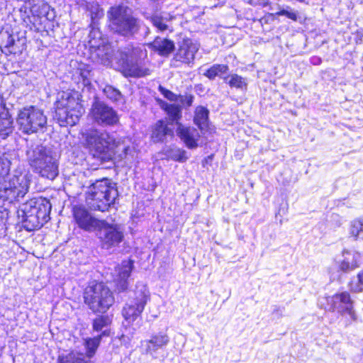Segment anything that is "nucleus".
Listing matches in <instances>:
<instances>
[{
  "instance_id": "1",
  "label": "nucleus",
  "mask_w": 363,
  "mask_h": 363,
  "mask_svg": "<svg viewBox=\"0 0 363 363\" xmlns=\"http://www.w3.org/2000/svg\"><path fill=\"white\" fill-rule=\"evenodd\" d=\"M11 152H0V200L9 203L19 201L28 192L31 176L16 169L9 174Z\"/></svg>"
},
{
  "instance_id": "2",
  "label": "nucleus",
  "mask_w": 363,
  "mask_h": 363,
  "mask_svg": "<svg viewBox=\"0 0 363 363\" xmlns=\"http://www.w3.org/2000/svg\"><path fill=\"white\" fill-rule=\"evenodd\" d=\"M83 138L89 153L101 162L110 161L115 153H119V157L125 159L130 150L127 145L116 144L115 139L106 131L89 130L83 134Z\"/></svg>"
},
{
  "instance_id": "3",
  "label": "nucleus",
  "mask_w": 363,
  "mask_h": 363,
  "mask_svg": "<svg viewBox=\"0 0 363 363\" xmlns=\"http://www.w3.org/2000/svg\"><path fill=\"white\" fill-rule=\"evenodd\" d=\"M33 172L43 178L54 180L59 174L60 155L52 147L35 145L26 152Z\"/></svg>"
},
{
  "instance_id": "4",
  "label": "nucleus",
  "mask_w": 363,
  "mask_h": 363,
  "mask_svg": "<svg viewBox=\"0 0 363 363\" xmlns=\"http://www.w3.org/2000/svg\"><path fill=\"white\" fill-rule=\"evenodd\" d=\"M78 91L67 90L57 94L55 101V118L61 126L74 125L84 112Z\"/></svg>"
},
{
  "instance_id": "5",
  "label": "nucleus",
  "mask_w": 363,
  "mask_h": 363,
  "mask_svg": "<svg viewBox=\"0 0 363 363\" xmlns=\"http://www.w3.org/2000/svg\"><path fill=\"white\" fill-rule=\"evenodd\" d=\"M116 184L104 178L91 184L86 193V203L93 211L105 212L114 203L118 197Z\"/></svg>"
},
{
  "instance_id": "6",
  "label": "nucleus",
  "mask_w": 363,
  "mask_h": 363,
  "mask_svg": "<svg viewBox=\"0 0 363 363\" xmlns=\"http://www.w3.org/2000/svg\"><path fill=\"white\" fill-rule=\"evenodd\" d=\"M51 203L45 198H35L23 203L18 211L24 228L31 231L40 228L50 220Z\"/></svg>"
},
{
  "instance_id": "7",
  "label": "nucleus",
  "mask_w": 363,
  "mask_h": 363,
  "mask_svg": "<svg viewBox=\"0 0 363 363\" xmlns=\"http://www.w3.org/2000/svg\"><path fill=\"white\" fill-rule=\"evenodd\" d=\"M107 16L111 29L123 36L133 35L140 28L138 19L133 16L131 9L127 6H111L107 12Z\"/></svg>"
},
{
  "instance_id": "8",
  "label": "nucleus",
  "mask_w": 363,
  "mask_h": 363,
  "mask_svg": "<svg viewBox=\"0 0 363 363\" xmlns=\"http://www.w3.org/2000/svg\"><path fill=\"white\" fill-rule=\"evenodd\" d=\"M84 298L89 308L95 313H106L115 302L112 291L101 282L89 285L84 291Z\"/></svg>"
},
{
  "instance_id": "9",
  "label": "nucleus",
  "mask_w": 363,
  "mask_h": 363,
  "mask_svg": "<svg viewBox=\"0 0 363 363\" xmlns=\"http://www.w3.org/2000/svg\"><path fill=\"white\" fill-rule=\"evenodd\" d=\"M47 121L43 111L35 106H27L21 108L16 118L18 129L28 135L43 130L46 127Z\"/></svg>"
},
{
  "instance_id": "10",
  "label": "nucleus",
  "mask_w": 363,
  "mask_h": 363,
  "mask_svg": "<svg viewBox=\"0 0 363 363\" xmlns=\"http://www.w3.org/2000/svg\"><path fill=\"white\" fill-rule=\"evenodd\" d=\"M87 11L90 13L92 30L90 32L89 40L90 47L91 48H96L95 52L96 56L99 58L100 62L106 66H108L111 62L112 54L111 48L108 45H100L96 44V40L92 38V35L96 37V35L99 37L101 36V33L99 30H96L97 21L104 16V10L101 8L100 5L97 2H89L86 5Z\"/></svg>"
},
{
  "instance_id": "11",
  "label": "nucleus",
  "mask_w": 363,
  "mask_h": 363,
  "mask_svg": "<svg viewBox=\"0 0 363 363\" xmlns=\"http://www.w3.org/2000/svg\"><path fill=\"white\" fill-rule=\"evenodd\" d=\"M140 52L139 48H135L119 52L118 63L125 76L141 77L150 74V69L138 59Z\"/></svg>"
},
{
  "instance_id": "12",
  "label": "nucleus",
  "mask_w": 363,
  "mask_h": 363,
  "mask_svg": "<svg viewBox=\"0 0 363 363\" xmlns=\"http://www.w3.org/2000/svg\"><path fill=\"white\" fill-rule=\"evenodd\" d=\"M150 300V292L145 286L137 289L123 308V316L129 323L134 322L143 311Z\"/></svg>"
},
{
  "instance_id": "13",
  "label": "nucleus",
  "mask_w": 363,
  "mask_h": 363,
  "mask_svg": "<svg viewBox=\"0 0 363 363\" xmlns=\"http://www.w3.org/2000/svg\"><path fill=\"white\" fill-rule=\"evenodd\" d=\"M96 230L103 248L116 247L123 240V234L117 225L109 224L102 220Z\"/></svg>"
},
{
  "instance_id": "14",
  "label": "nucleus",
  "mask_w": 363,
  "mask_h": 363,
  "mask_svg": "<svg viewBox=\"0 0 363 363\" xmlns=\"http://www.w3.org/2000/svg\"><path fill=\"white\" fill-rule=\"evenodd\" d=\"M90 115L101 125H112L118 121V114L113 108L99 100L93 103Z\"/></svg>"
},
{
  "instance_id": "15",
  "label": "nucleus",
  "mask_w": 363,
  "mask_h": 363,
  "mask_svg": "<svg viewBox=\"0 0 363 363\" xmlns=\"http://www.w3.org/2000/svg\"><path fill=\"white\" fill-rule=\"evenodd\" d=\"M169 341L170 338L167 333L160 331L152 334L149 339L142 340L140 347L143 354L156 359L158 352L164 350L169 343Z\"/></svg>"
},
{
  "instance_id": "16",
  "label": "nucleus",
  "mask_w": 363,
  "mask_h": 363,
  "mask_svg": "<svg viewBox=\"0 0 363 363\" xmlns=\"http://www.w3.org/2000/svg\"><path fill=\"white\" fill-rule=\"evenodd\" d=\"M177 45L178 48L174 57V61L186 65L192 63L200 45L192 39L183 38L178 42Z\"/></svg>"
},
{
  "instance_id": "17",
  "label": "nucleus",
  "mask_w": 363,
  "mask_h": 363,
  "mask_svg": "<svg viewBox=\"0 0 363 363\" xmlns=\"http://www.w3.org/2000/svg\"><path fill=\"white\" fill-rule=\"evenodd\" d=\"M327 302L333 310H337L342 314L347 313L352 320H356L355 313L353 310V302L347 292H342L332 296H328Z\"/></svg>"
},
{
  "instance_id": "18",
  "label": "nucleus",
  "mask_w": 363,
  "mask_h": 363,
  "mask_svg": "<svg viewBox=\"0 0 363 363\" xmlns=\"http://www.w3.org/2000/svg\"><path fill=\"white\" fill-rule=\"evenodd\" d=\"M74 218L78 226L86 231L96 230L102 220L93 217L89 211L82 206L73 208Z\"/></svg>"
},
{
  "instance_id": "19",
  "label": "nucleus",
  "mask_w": 363,
  "mask_h": 363,
  "mask_svg": "<svg viewBox=\"0 0 363 363\" xmlns=\"http://www.w3.org/2000/svg\"><path fill=\"white\" fill-rule=\"evenodd\" d=\"M133 268V262L130 259L124 260L115 268L114 281L119 291H123L128 289V279Z\"/></svg>"
},
{
  "instance_id": "20",
  "label": "nucleus",
  "mask_w": 363,
  "mask_h": 363,
  "mask_svg": "<svg viewBox=\"0 0 363 363\" xmlns=\"http://www.w3.org/2000/svg\"><path fill=\"white\" fill-rule=\"evenodd\" d=\"M176 131L188 148L194 149L199 146L201 135L196 128L178 123Z\"/></svg>"
},
{
  "instance_id": "21",
  "label": "nucleus",
  "mask_w": 363,
  "mask_h": 363,
  "mask_svg": "<svg viewBox=\"0 0 363 363\" xmlns=\"http://www.w3.org/2000/svg\"><path fill=\"white\" fill-rule=\"evenodd\" d=\"M342 257L343 259L339 265V268L342 272L348 273L359 267L362 260V255L359 252L344 250Z\"/></svg>"
},
{
  "instance_id": "22",
  "label": "nucleus",
  "mask_w": 363,
  "mask_h": 363,
  "mask_svg": "<svg viewBox=\"0 0 363 363\" xmlns=\"http://www.w3.org/2000/svg\"><path fill=\"white\" fill-rule=\"evenodd\" d=\"M146 18L150 20V21L152 23V25L159 30V31H165L167 30H170L171 21L174 18V16L172 14L167 12H160L155 13L151 16H146Z\"/></svg>"
},
{
  "instance_id": "23",
  "label": "nucleus",
  "mask_w": 363,
  "mask_h": 363,
  "mask_svg": "<svg viewBox=\"0 0 363 363\" xmlns=\"http://www.w3.org/2000/svg\"><path fill=\"white\" fill-rule=\"evenodd\" d=\"M208 110L203 106H198L195 110L194 123L200 129L201 134L205 135L209 130Z\"/></svg>"
},
{
  "instance_id": "24",
  "label": "nucleus",
  "mask_w": 363,
  "mask_h": 363,
  "mask_svg": "<svg viewBox=\"0 0 363 363\" xmlns=\"http://www.w3.org/2000/svg\"><path fill=\"white\" fill-rule=\"evenodd\" d=\"M28 4L35 24L48 13L50 6L43 0H29Z\"/></svg>"
},
{
  "instance_id": "25",
  "label": "nucleus",
  "mask_w": 363,
  "mask_h": 363,
  "mask_svg": "<svg viewBox=\"0 0 363 363\" xmlns=\"http://www.w3.org/2000/svg\"><path fill=\"white\" fill-rule=\"evenodd\" d=\"M148 47L157 51L160 55H167L174 50V44L170 40L157 37L152 43L148 44Z\"/></svg>"
},
{
  "instance_id": "26",
  "label": "nucleus",
  "mask_w": 363,
  "mask_h": 363,
  "mask_svg": "<svg viewBox=\"0 0 363 363\" xmlns=\"http://www.w3.org/2000/svg\"><path fill=\"white\" fill-rule=\"evenodd\" d=\"M13 118L9 111L0 113V138L6 139L13 131Z\"/></svg>"
},
{
  "instance_id": "27",
  "label": "nucleus",
  "mask_w": 363,
  "mask_h": 363,
  "mask_svg": "<svg viewBox=\"0 0 363 363\" xmlns=\"http://www.w3.org/2000/svg\"><path fill=\"white\" fill-rule=\"evenodd\" d=\"M173 130L168 128L162 121H158L152 130V139L154 142H162L166 136L172 135Z\"/></svg>"
},
{
  "instance_id": "28",
  "label": "nucleus",
  "mask_w": 363,
  "mask_h": 363,
  "mask_svg": "<svg viewBox=\"0 0 363 363\" xmlns=\"http://www.w3.org/2000/svg\"><path fill=\"white\" fill-rule=\"evenodd\" d=\"M223 80L231 88H235L242 91L247 90L248 84L247 79L237 74L228 75L227 77H223Z\"/></svg>"
},
{
  "instance_id": "29",
  "label": "nucleus",
  "mask_w": 363,
  "mask_h": 363,
  "mask_svg": "<svg viewBox=\"0 0 363 363\" xmlns=\"http://www.w3.org/2000/svg\"><path fill=\"white\" fill-rule=\"evenodd\" d=\"M228 69V66L226 65L216 64L208 69L203 74L210 79H213L216 77L223 79L225 77L223 75L227 74Z\"/></svg>"
},
{
  "instance_id": "30",
  "label": "nucleus",
  "mask_w": 363,
  "mask_h": 363,
  "mask_svg": "<svg viewBox=\"0 0 363 363\" xmlns=\"http://www.w3.org/2000/svg\"><path fill=\"white\" fill-rule=\"evenodd\" d=\"M18 12L21 19L26 26H35V22L31 14L28 1L25 2L20 7Z\"/></svg>"
},
{
  "instance_id": "31",
  "label": "nucleus",
  "mask_w": 363,
  "mask_h": 363,
  "mask_svg": "<svg viewBox=\"0 0 363 363\" xmlns=\"http://www.w3.org/2000/svg\"><path fill=\"white\" fill-rule=\"evenodd\" d=\"M162 108L167 112L169 119L173 122L175 121L178 124V121L182 117L181 106L176 104H169L167 103H164L162 106Z\"/></svg>"
},
{
  "instance_id": "32",
  "label": "nucleus",
  "mask_w": 363,
  "mask_h": 363,
  "mask_svg": "<svg viewBox=\"0 0 363 363\" xmlns=\"http://www.w3.org/2000/svg\"><path fill=\"white\" fill-rule=\"evenodd\" d=\"M101 340V335H98L93 338H87L85 340V347L86 348V356L92 357L97 348L99 347Z\"/></svg>"
},
{
  "instance_id": "33",
  "label": "nucleus",
  "mask_w": 363,
  "mask_h": 363,
  "mask_svg": "<svg viewBox=\"0 0 363 363\" xmlns=\"http://www.w3.org/2000/svg\"><path fill=\"white\" fill-rule=\"evenodd\" d=\"M350 290L354 293L363 291V271L358 273L356 277H353L349 282Z\"/></svg>"
},
{
  "instance_id": "34",
  "label": "nucleus",
  "mask_w": 363,
  "mask_h": 363,
  "mask_svg": "<svg viewBox=\"0 0 363 363\" xmlns=\"http://www.w3.org/2000/svg\"><path fill=\"white\" fill-rule=\"evenodd\" d=\"M350 234L355 238L363 235V218L355 219L351 222Z\"/></svg>"
},
{
  "instance_id": "35",
  "label": "nucleus",
  "mask_w": 363,
  "mask_h": 363,
  "mask_svg": "<svg viewBox=\"0 0 363 363\" xmlns=\"http://www.w3.org/2000/svg\"><path fill=\"white\" fill-rule=\"evenodd\" d=\"M106 97L113 101H119L122 99V94L119 90L112 86L107 85L104 89Z\"/></svg>"
},
{
  "instance_id": "36",
  "label": "nucleus",
  "mask_w": 363,
  "mask_h": 363,
  "mask_svg": "<svg viewBox=\"0 0 363 363\" xmlns=\"http://www.w3.org/2000/svg\"><path fill=\"white\" fill-rule=\"evenodd\" d=\"M111 322L108 315H100L93 321V329L96 331H101L104 328L107 327Z\"/></svg>"
},
{
  "instance_id": "37",
  "label": "nucleus",
  "mask_w": 363,
  "mask_h": 363,
  "mask_svg": "<svg viewBox=\"0 0 363 363\" xmlns=\"http://www.w3.org/2000/svg\"><path fill=\"white\" fill-rule=\"evenodd\" d=\"M59 363H81L83 362L82 359L75 357L73 352H70L67 355H60L58 358Z\"/></svg>"
},
{
  "instance_id": "38",
  "label": "nucleus",
  "mask_w": 363,
  "mask_h": 363,
  "mask_svg": "<svg viewBox=\"0 0 363 363\" xmlns=\"http://www.w3.org/2000/svg\"><path fill=\"white\" fill-rule=\"evenodd\" d=\"M1 45L5 48H10L14 44V39L11 35L9 33H0Z\"/></svg>"
},
{
  "instance_id": "39",
  "label": "nucleus",
  "mask_w": 363,
  "mask_h": 363,
  "mask_svg": "<svg viewBox=\"0 0 363 363\" xmlns=\"http://www.w3.org/2000/svg\"><path fill=\"white\" fill-rule=\"evenodd\" d=\"M289 9H281L277 12V16H285L287 18L296 21L298 20V12L287 6Z\"/></svg>"
},
{
  "instance_id": "40",
  "label": "nucleus",
  "mask_w": 363,
  "mask_h": 363,
  "mask_svg": "<svg viewBox=\"0 0 363 363\" xmlns=\"http://www.w3.org/2000/svg\"><path fill=\"white\" fill-rule=\"evenodd\" d=\"M159 90L160 93L167 99L172 101H175L177 99V96L172 91L164 88L162 86H159Z\"/></svg>"
},
{
  "instance_id": "41",
  "label": "nucleus",
  "mask_w": 363,
  "mask_h": 363,
  "mask_svg": "<svg viewBox=\"0 0 363 363\" xmlns=\"http://www.w3.org/2000/svg\"><path fill=\"white\" fill-rule=\"evenodd\" d=\"M174 159L179 162L185 161L187 159L186 157V152L184 150H178V155H175Z\"/></svg>"
},
{
  "instance_id": "42",
  "label": "nucleus",
  "mask_w": 363,
  "mask_h": 363,
  "mask_svg": "<svg viewBox=\"0 0 363 363\" xmlns=\"http://www.w3.org/2000/svg\"><path fill=\"white\" fill-rule=\"evenodd\" d=\"M8 217V213L0 208V225H4Z\"/></svg>"
},
{
  "instance_id": "43",
  "label": "nucleus",
  "mask_w": 363,
  "mask_h": 363,
  "mask_svg": "<svg viewBox=\"0 0 363 363\" xmlns=\"http://www.w3.org/2000/svg\"><path fill=\"white\" fill-rule=\"evenodd\" d=\"M284 311V308L276 307L274 309L272 314L274 315H276L277 318H279V317H281L283 315Z\"/></svg>"
},
{
  "instance_id": "44",
  "label": "nucleus",
  "mask_w": 363,
  "mask_h": 363,
  "mask_svg": "<svg viewBox=\"0 0 363 363\" xmlns=\"http://www.w3.org/2000/svg\"><path fill=\"white\" fill-rule=\"evenodd\" d=\"M3 111H8L5 108V104L4 102L3 97L0 95V113H1Z\"/></svg>"
},
{
  "instance_id": "45",
  "label": "nucleus",
  "mask_w": 363,
  "mask_h": 363,
  "mask_svg": "<svg viewBox=\"0 0 363 363\" xmlns=\"http://www.w3.org/2000/svg\"><path fill=\"white\" fill-rule=\"evenodd\" d=\"M320 58H318V57H313V58L312 59V62H313V64H319V63H320Z\"/></svg>"
},
{
  "instance_id": "46",
  "label": "nucleus",
  "mask_w": 363,
  "mask_h": 363,
  "mask_svg": "<svg viewBox=\"0 0 363 363\" xmlns=\"http://www.w3.org/2000/svg\"><path fill=\"white\" fill-rule=\"evenodd\" d=\"M191 103H192V96H190V97H189V98H188V99H187V104H188L189 106H191Z\"/></svg>"
},
{
  "instance_id": "47",
  "label": "nucleus",
  "mask_w": 363,
  "mask_h": 363,
  "mask_svg": "<svg viewBox=\"0 0 363 363\" xmlns=\"http://www.w3.org/2000/svg\"><path fill=\"white\" fill-rule=\"evenodd\" d=\"M100 335H101V337L102 336H106V335H108V333H106V331H104Z\"/></svg>"
},
{
  "instance_id": "48",
  "label": "nucleus",
  "mask_w": 363,
  "mask_h": 363,
  "mask_svg": "<svg viewBox=\"0 0 363 363\" xmlns=\"http://www.w3.org/2000/svg\"><path fill=\"white\" fill-rule=\"evenodd\" d=\"M297 1H299V2H304L305 1V0H297Z\"/></svg>"
}]
</instances>
